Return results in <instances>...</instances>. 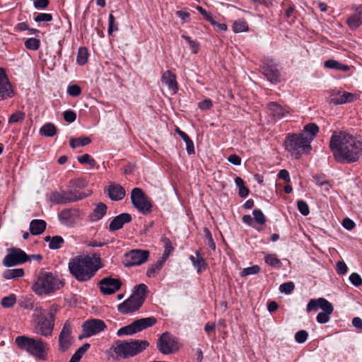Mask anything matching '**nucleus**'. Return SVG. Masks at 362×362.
<instances>
[{
	"instance_id": "nucleus-9",
	"label": "nucleus",
	"mask_w": 362,
	"mask_h": 362,
	"mask_svg": "<svg viewBox=\"0 0 362 362\" xmlns=\"http://www.w3.org/2000/svg\"><path fill=\"white\" fill-rule=\"evenodd\" d=\"M157 320L154 317L141 318L134 321L130 325L123 327L117 330V334L119 337L124 335H133L148 327H152Z\"/></svg>"
},
{
	"instance_id": "nucleus-58",
	"label": "nucleus",
	"mask_w": 362,
	"mask_h": 362,
	"mask_svg": "<svg viewBox=\"0 0 362 362\" xmlns=\"http://www.w3.org/2000/svg\"><path fill=\"white\" fill-rule=\"evenodd\" d=\"M49 4V0H34L33 6L37 9H45Z\"/></svg>"
},
{
	"instance_id": "nucleus-33",
	"label": "nucleus",
	"mask_w": 362,
	"mask_h": 362,
	"mask_svg": "<svg viewBox=\"0 0 362 362\" xmlns=\"http://www.w3.org/2000/svg\"><path fill=\"white\" fill-rule=\"evenodd\" d=\"M325 66L328 69L341 70L343 71H346L349 69V66L342 64L334 59H329L326 61L325 62Z\"/></svg>"
},
{
	"instance_id": "nucleus-29",
	"label": "nucleus",
	"mask_w": 362,
	"mask_h": 362,
	"mask_svg": "<svg viewBox=\"0 0 362 362\" xmlns=\"http://www.w3.org/2000/svg\"><path fill=\"white\" fill-rule=\"evenodd\" d=\"M45 241L49 243V247L51 250H58L61 248L64 243V238L59 235L53 237L46 236L45 237Z\"/></svg>"
},
{
	"instance_id": "nucleus-52",
	"label": "nucleus",
	"mask_w": 362,
	"mask_h": 362,
	"mask_svg": "<svg viewBox=\"0 0 362 362\" xmlns=\"http://www.w3.org/2000/svg\"><path fill=\"white\" fill-rule=\"evenodd\" d=\"M78 161L81 164H89L91 167L95 165V160L88 154H83L78 158Z\"/></svg>"
},
{
	"instance_id": "nucleus-11",
	"label": "nucleus",
	"mask_w": 362,
	"mask_h": 362,
	"mask_svg": "<svg viewBox=\"0 0 362 362\" xmlns=\"http://www.w3.org/2000/svg\"><path fill=\"white\" fill-rule=\"evenodd\" d=\"M131 201L134 206L143 214H147L151 211V201L141 189L136 187L132 190Z\"/></svg>"
},
{
	"instance_id": "nucleus-17",
	"label": "nucleus",
	"mask_w": 362,
	"mask_h": 362,
	"mask_svg": "<svg viewBox=\"0 0 362 362\" xmlns=\"http://www.w3.org/2000/svg\"><path fill=\"white\" fill-rule=\"evenodd\" d=\"M82 327L84 337H90L103 331L106 327V325L101 320L92 319L84 322Z\"/></svg>"
},
{
	"instance_id": "nucleus-30",
	"label": "nucleus",
	"mask_w": 362,
	"mask_h": 362,
	"mask_svg": "<svg viewBox=\"0 0 362 362\" xmlns=\"http://www.w3.org/2000/svg\"><path fill=\"white\" fill-rule=\"evenodd\" d=\"M107 212V206L103 203H99L98 204L94 210L93 214L90 216V218L92 221H97L100 220L106 214Z\"/></svg>"
},
{
	"instance_id": "nucleus-34",
	"label": "nucleus",
	"mask_w": 362,
	"mask_h": 362,
	"mask_svg": "<svg viewBox=\"0 0 362 362\" xmlns=\"http://www.w3.org/2000/svg\"><path fill=\"white\" fill-rule=\"evenodd\" d=\"M24 275V271L23 269H7L3 274V276L6 279H11L18 277H21Z\"/></svg>"
},
{
	"instance_id": "nucleus-37",
	"label": "nucleus",
	"mask_w": 362,
	"mask_h": 362,
	"mask_svg": "<svg viewBox=\"0 0 362 362\" xmlns=\"http://www.w3.org/2000/svg\"><path fill=\"white\" fill-rule=\"evenodd\" d=\"M147 289L148 288L144 284H140L134 287L132 295H135L139 298H142V303H144Z\"/></svg>"
},
{
	"instance_id": "nucleus-51",
	"label": "nucleus",
	"mask_w": 362,
	"mask_h": 362,
	"mask_svg": "<svg viewBox=\"0 0 362 362\" xmlns=\"http://www.w3.org/2000/svg\"><path fill=\"white\" fill-rule=\"evenodd\" d=\"M294 284L291 281L284 283L279 286V291L281 293L286 294L291 293L294 289Z\"/></svg>"
},
{
	"instance_id": "nucleus-62",
	"label": "nucleus",
	"mask_w": 362,
	"mask_h": 362,
	"mask_svg": "<svg viewBox=\"0 0 362 362\" xmlns=\"http://www.w3.org/2000/svg\"><path fill=\"white\" fill-rule=\"evenodd\" d=\"M342 226L344 228L351 230L354 228L356 224L351 219L346 218L342 221Z\"/></svg>"
},
{
	"instance_id": "nucleus-21",
	"label": "nucleus",
	"mask_w": 362,
	"mask_h": 362,
	"mask_svg": "<svg viewBox=\"0 0 362 362\" xmlns=\"http://www.w3.org/2000/svg\"><path fill=\"white\" fill-rule=\"evenodd\" d=\"M71 327L69 322H66L59 337V349L62 351L67 350L71 345Z\"/></svg>"
},
{
	"instance_id": "nucleus-32",
	"label": "nucleus",
	"mask_w": 362,
	"mask_h": 362,
	"mask_svg": "<svg viewBox=\"0 0 362 362\" xmlns=\"http://www.w3.org/2000/svg\"><path fill=\"white\" fill-rule=\"evenodd\" d=\"M57 133V128L52 123H46L40 129V134L47 137H52Z\"/></svg>"
},
{
	"instance_id": "nucleus-14",
	"label": "nucleus",
	"mask_w": 362,
	"mask_h": 362,
	"mask_svg": "<svg viewBox=\"0 0 362 362\" xmlns=\"http://www.w3.org/2000/svg\"><path fill=\"white\" fill-rule=\"evenodd\" d=\"M142 305V298L131 295L129 298L117 306V310L121 314L127 315L138 310Z\"/></svg>"
},
{
	"instance_id": "nucleus-13",
	"label": "nucleus",
	"mask_w": 362,
	"mask_h": 362,
	"mask_svg": "<svg viewBox=\"0 0 362 362\" xmlns=\"http://www.w3.org/2000/svg\"><path fill=\"white\" fill-rule=\"evenodd\" d=\"M58 216L61 223L66 226H73L82 218V213L78 209H66L62 210Z\"/></svg>"
},
{
	"instance_id": "nucleus-20",
	"label": "nucleus",
	"mask_w": 362,
	"mask_h": 362,
	"mask_svg": "<svg viewBox=\"0 0 362 362\" xmlns=\"http://www.w3.org/2000/svg\"><path fill=\"white\" fill-rule=\"evenodd\" d=\"M356 98V95L351 93L335 89L330 91V101L334 105H341L346 103H351Z\"/></svg>"
},
{
	"instance_id": "nucleus-4",
	"label": "nucleus",
	"mask_w": 362,
	"mask_h": 362,
	"mask_svg": "<svg viewBox=\"0 0 362 362\" xmlns=\"http://www.w3.org/2000/svg\"><path fill=\"white\" fill-rule=\"evenodd\" d=\"M149 346L146 340H117L110 347V355L113 358L126 359L134 357L146 350Z\"/></svg>"
},
{
	"instance_id": "nucleus-5",
	"label": "nucleus",
	"mask_w": 362,
	"mask_h": 362,
	"mask_svg": "<svg viewBox=\"0 0 362 362\" xmlns=\"http://www.w3.org/2000/svg\"><path fill=\"white\" fill-rule=\"evenodd\" d=\"M57 311V307L52 305L46 316L45 310L40 306H36L33 314L34 332L44 337L51 336L54 327Z\"/></svg>"
},
{
	"instance_id": "nucleus-45",
	"label": "nucleus",
	"mask_w": 362,
	"mask_h": 362,
	"mask_svg": "<svg viewBox=\"0 0 362 362\" xmlns=\"http://www.w3.org/2000/svg\"><path fill=\"white\" fill-rule=\"evenodd\" d=\"M25 115L22 111H17L12 114L9 119H8V123L9 124H15L18 122H21L23 121L25 119Z\"/></svg>"
},
{
	"instance_id": "nucleus-23",
	"label": "nucleus",
	"mask_w": 362,
	"mask_h": 362,
	"mask_svg": "<svg viewBox=\"0 0 362 362\" xmlns=\"http://www.w3.org/2000/svg\"><path fill=\"white\" fill-rule=\"evenodd\" d=\"M189 259L198 274H200L208 267V264L200 250H197L195 252V256L191 255Z\"/></svg>"
},
{
	"instance_id": "nucleus-47",
	"label": "nucleus",
	"mask_w": 362,
	"mask_h": 362,
	"mask_svg": "<svg viewBox=\"0 0 362 362\" xmlns=\"http://www.w3.org/2000/svg\"><path fill=\"white\" fill-rule=\"evenodd\" d=\"M254 216V220L256 223L260 225H263L266 222V218L263 212L260 209H254L252 211Z\"/></svg>"
},
{
	"instance_id": "nucleus-27",
	"label": "nucleus",
	"mask_w": 362,
	"mask_h": 362,
	"mask_svg": "<svg viewBox=\"0 0 362 362\" xmlns=\"http://www.w3.org/2000/svg\"><path fill=\"white\" fill-rule=\"evenodd\" d=\"M268 107L272 116L276 119H281L289 114L288 110L276 103H270Z\"/></svg>"
},
{
	"instance_id": "nucleus-10",
	"label": "nucleus",
	"mask_w": 362,
	"mask_h": 362,
	"mask_svg": "<svg viewBox=\"0 0 362 362\" xmlns=\"http://www.w3.org/2000/svg\"><path fill=\"white\" fill-rule=\"evenodd\" d=\"M158 351L164 354L169 355L179 350L177 339L168 332L163 333L157 341Z\"/></svg>"
},
{
	"instance_id": "nucleus-53",
	"label": "nucleus",
	"mask_w": 362,
	"mask_h": 362,
	"mask_svg": "<svg viewBox=\"0 0 362 362\" xmlns=\"http://www.w3.org/2000/svg\"><path fill=\"white\" fill-rule=\"evenodd\" d=\"M115 19L112 13H110L108 17V34L112 35L113 31L118 30L117 24L115 23Z\"/></svg>"
},
{
	"instance_id": "nucleus-59",
	"label": "nucleus",
	"mask_w": 362,
	"mask_h": 362,
	"mask_svg": "<svg viewBox=\"0 0 362 362\" xmlns=\"http://www.w3.org/2000/svg\"><path fill=\"white\" fill-rule=\"evenodd\" d=\"M349 280L355 286H359L362 284V279L357 273H352L349 276Z\"/></svg>"
},
{
	"instance_id": "nucleus-22",
	"label": "nucleus",
	"mask_w": 362,
	"mask_h": 362,
	"mask_svg": "<svg viewBox=\"0 0 362 362\" xmlns=\"http://www.w3.org/2000/svg\"><path fill=\"white\" fill-rule=\"evenodd\" d=\"M132 216L129 214L123 213L115 216L109 225L110 231H115L121 229L125 223H129Z\"/></svg>"
},
{
	"instance_id": "nucleus-6",
	"label": "nucleus",
	"mask_w": 362,
	"mask_h": 362,
	"mask_svg": "<svg viewBox=\"0 0 362 362\" xmlns=\"http://www.w3.org/2000/svg\"><path fill=\"white\" fill-rule=\"evenodd\" d=\"M18 347L28 352L37 359L45 361L47 358V344L41 339H35L24 335L18 336L15 339Z\"/></svg>"
},
{
	"instance_id": "nucleus-7",
	"label": "nucleus",
	"mask_w": 362,
	"mask_h": 362,
	"mask_svg": "<svg viewBox=\"0 0 362 362\" xmlns=\"http://www.w3.org/2000/svg\"><path fill=\"white\" fill-rule=\"evenodd\" d=\"M64 286L63 281L50 272H41L33 286V290L39 296L54 292Z\"/></svg>"
},
{
	"instance_id": "nucleus-44",
	"label": "nucleus",
	"mask_w": 362,
	"mask_h": 362,
	"mask_svg": "<svg viewBox=\"0 0 362 362\" xmlns=\"http://www.w3.org/2000/svg\"><path fill=\"white\" fill-rule=\"evenodd\" d=\"M16 303V297L14 294L5 296L1 299V305L5 308L13 307Z\"/></svg>"
},
{
	"instance_id": "nucleus-15",
	"label": "nucleus",
	"mask_w": 362,
	"mask_h": 362,
	"mask_svg": "<svg viewBox=\"0 0 362 362\" xmlns=\"http://www.w3.org/2000/svg\"><path fill=\"white\" fill-rule=\"evenodd\" d=\"M148 256L147 250H133L125 255V265L132 267L141 264L148 260Z\"/></svg>"
},
{
	"instance_id": "nucleus-18",
	"label": "nucleus",
	"mask_w": 362,
	"mask_h": 362,
	"mask_svg": "<svg viewBox=\"0 0 362 362\" xmlns=\"http://www.w3.org/2000/svg\"><path fill=\"white\" fill-rule=\"evenodd\" d=\"M122 286L118 279L105 277L100 281V289L104 295H110L118 291Z\"/></svg>"
},
{
	"instance_id": "nucleus-49",
	"label": "nucleus",
	"mask_w": 362,
	"mask_h": 362,
	"mask_svg": "<svg viewBox=\"0 0 362 362\" xmlns=\"http://www.w3.org/2000/svg\"><path fill=\"white\" fill-rule=\"evenodd\" d=\"M36 23L50 22L52 21V16L50 13H40L34 18Z\"/></svg>"
},
{
	"instance_id": "nucleus-61",
	"label": "nucleus",
	"mask_w": 362,
	"mask_h": 362,
	"mask_svg": "<svg viewBox=\"0 0 362 362\" xmlns=\"http://www.w3.org/2000/svg\"><path fill=\"white\" fill-rule=\"evenodd\" d=\"M89 348H90V344H85L75 352L74 355L81 360L83 355L88 351V349Z\"/></svg>"
},
{
	"instance_id": "nucleus-3",
	"label": "nucleus",
	"mask_w": 362,
	"mask_h": 362,
	"mask_svg": "<svg viewBox=\"0 0 362 362\" xmlns=\"http://www.w3.org/2000/svg\"><path fill=\"white\" fill-rule=\"evenodd\" d=\"M71 274L78 281H87L92 279L102 267L99 255H77L71 259L68 264Z\"/></svg>"
},
{
	"instance_id": "nucleus-24",
	"label": "nucleus",
	"mask_w": 362,
	"mask_h": 362,
	"mask_svg": "<svg viewBox=\"0 0 362 362\" xmlns=\"http://www.w3.org/2000/svg\"><path fill=\"white\" fill-rule=\"evenodd\" d=\"M107 192L109 197L115 201L122 199L125 195L124 189L119 185H110L107 188Z\"/></svg>"
},
{
	"instance_id": "nucleus-1",
	"label": "nucleus",
	"mask_w": 362,
	"mask_h": 362,
	"mask_svg": "<svg viewBox=\"0 0 362 362\" xmlns=\"http://www.w3.org/2000/svg\"><path fill=\"white\" fill-rule=\"evenodd\" d=\"M329 148L338 163H354L362 155V139L346 131L334 132L330 138Z\"/></svg>"
},
{
	"instance_id": "nucleus-38",
	"label": "nucleus",
	"mask_w": 362,
	"mask_h": 362,
	"mask_svg": "<svg viewBox=\"0 0 362 362\" xmlns=\"http://www.w3.org/2000/svg\"><path fill=\"white\" fill-rule=\"evenodd\" d=\"M235 183L238 187V194L241 197H246L249 194V189L245 186L244 181L240 177L235 178Z\"/></svg>"
},
{
	"instance_id": "nucleus-35",
	"label": "nucleus",
	"mask_w": 362,
	"mask_h": 362,
	"mask_svg": "<svg viewBox=\"0 0 362 362\" xmlns=\"http://www.w3.org/2000/svg\"><path fill=\"white\" fill-rule=\"evenodd\" d=\"M49 200L54 204H66L64 191L61 192H54L49 194Z\"/></svg>"
},
{
	"instance_id": "nucleus-50",
	"label": "nucleus",
	"mask_w": 362,
	"mask_h": 362,
	"mask_svg": "<svg viewBox=\"0 0 362 362\" xmlns=\"http://www.w3.org/2000/svg\"><path fill=\"white\" fill-rule=\"evenodd\" d=\"M297 206L298 211L303 215L308 216L310 214V209L308 204L303 200H298L297 202Z\"/></svg>"
},
{
	"instance_id": "nucleus-28",
	"label": "nucleus",
	"mask_w": 362,
	"mask_h": 362,
	"mask_svg": "<svg viewBox=\"0 0 362 362\" xmlns=\"http://www.w3.org/2000/svg\"><path fill=\"white\" fill-rule=\"evenodd\" d=\"M346 23L351 29H356L362 23V6L357 8L356 13L350 16Z\"/></svg>"
},
{
	"instance_id": "nucleus-26",
	"label": "nucleus",
	"mask_w": 362,
	"mask_h": 362,
	"mask_svg": "<svg viewBox=\"0 0 362 362\" xmlns=\"http://www.w3.org/2000/svg\"><path fill=\"white\" fill-rule=\"evenodd\" d=\"M46 222L41 219H34L30 223V230L32 235H38L42 233L46 228Z\"/></svg>"
},
{
	"instance_id": "nucleus-2",
	"label": "nucleus",
	"mask_w": 362,
	"mask_h": 362,
	"mask_svg": "<svg viewBox=\"0 0 362 362\" xmlns=\"http://www.w3.org/2000/svg\"><path fill=\"white\" fill-rule=\"evenodd\" d=\"M318 132V126L309 123L300 133L287 134L284 143L285 150L291 157L300 158L303 153H308L311 151L310 144Z\"/></svg>"
},
{
	"instance_id": "nucleus-41",
	"label": "nucleus",
	"mask_w": 362,
	"mask_h": 362,
	"mask_svg": "<svg viewBox=\"0 0 362 362\" xmlns=\"http://www.w3.org/2000/svg\"><path fill=\"white\" fill-rule=\"evenodd\" d=\"M265 262L272 267H281V262L276 255L266 254L264 255Z\"/></svg>"
},
{
	"instance_id": "nucleus-25",
	"label": "nucleus",
	"mask_w": 362,
	"mask_h": 362,
	"mask_svg": "<svg viewBox=\"0 0 362 362\" xmlns=\"http://www.w3.org/2000/svg\"><path fill=\"white\" fill-rule=\"evenodd\" d=\"M161 81L168 86V88L175 92L177 90L176 76L170 71H166L162 74Z\"/></svg>"
},
{
	"instance_id": "nucleus-57",
	"label": "nucleus",
	"mask_w": 362,
	"mask_h": 362,
	"mask_svg": "<svg viewBox=\"0 0 362 362\" xmlns=\"http://www.w3.org/2000/svg\"><path fill=\"white\" fill-rule=\"evenodd\" d=\"M64 119L66 122L72 123L76 119V114L72 110H66L64 112Z\"/></svg>"
},
{
	"instance_id": "nucleus-48",
	"label": "nucleus",
	"mask_w": 362,
	"mask_h": 362,
	"mask_svg": "<svg viewBox=\"0 0 362 362\" xmlns=\"http://www.w3.org/2000/svg\"><path fill=\"white\" fill-rule=\"evenodd\" d=\"M259 271L260 268L258 265H253L252 267L243 269L240 274L242 276H246L251 274H257L259 272Z\"/></svg>"
},
{
	"instance_id": "nucleus-54",
	"label": "nucleus",
	"mask_w": 362,
	"mask_h": 362,
	"mask_svg": "<svg viewBox=\"0 0 362 362\" xmlns=\"http://www.w3.org/2000/svg\"><path fill=\"white\" fill-rule=\"evenodd\" d=\"M182 37L188 42L192 52L193 54H197L199 51V45L189 36L182 35Z\"/></svg>"
},
{
	"instance_id": "nucleus-8",
	"label": "nucleus",
	"mask_w": 362,
	"mask_h": 362,
	"mask_svg": "<svg viewBox=\"0 0 362 362\" xmlns=\"http://www.w3.org/2000/svg\"><path fill=\"white\" fill-rule=\"evenodd\" d=\"M318 308L322 309V312L319 313L317 316V322L325 324L329 322L330 315L334 310L332 303L323 298H320L318 299H311L307 305L308 312L317 310Z\"/></svg>"
},
{
	"instance_id": "nucleus-40",
	"label": "nucleus",
	"mask_w": 362,
	"mask_h": 362,
	"mask_svg": "<svg viewBox=\"0 0 362 362\" xmlns=\"http://www.w3.org/2000/svg\"><path fill=\"white\" fill-rule=\"evenodd\" d=\"M88 58V49L86 47H80L78 51L76 62L77 63L82 66L84 65Z\"/></svg>"
},
{
	"instance_id": "nucleus-39",
	"label": "nucleus",
	"mask_w": 362,
	"mask_h": 362,
	"mask_svg": "<svg viewBox=\"0 0 362 362\" xmlns=\"http://www.w3.org/2000/svg\"><path fill=\"white\" fill-rule=\"evenodd\" d=\"M64 197H65L66 203L73 202H76V201L82 199L83 198H84L87 196V194H81V193H79L78 194H77L76 192H74L72 191H68V192L64 191Z\"/></svg>"
},
{
	"instance_id": "nucleus-12",
	"label": "nucleus",
	"mask_w": 362,
	"mask_h": 362,
	"mask_svg": "<svg viewBox=\"0 0 362 362\" xmlns=\"http://www.w3.org/2000/svg\"><path fill=\"white\" fill-rule=\"evenodd\" d=\"M28 260L26 253L18 248H13L5 256L3 262L6 267H10L17 264L25 263Z\"/></svg>"
},
{
	"instance_id": "nucleus-64",
	"label": "nucleus",
	"mask_w": 362,
	"mask_h": 362,
	"mask_svg": "<svg viewBox=\"0 0 362 362\" xmlns=\"http://www.w3.org/2000/svg\"><path fill=\"white\" fill-rule=\"evenodd\" d=\"M185 142L186 144V148L188 154H194L195 153V151L193 141L190 139V138H189L188 139L185 141Z\"/></svg>"
},
{
	"instance_id": "nucleus-46",
	"label": "nucleus",
	"mask_w": 362,
	"mask_h": 362,
	"mask_svg": "<svg viewBox=\"0 0 362 362\" xmlns=\"http://www.w3.org/2000/svg\"><path fill=\"white\" fill-rule=\"evenodd\" d=\"M40 45V41L34 37L29 38L25 42V47L30 50H37L39 48Z\"/></svg>"
},
{
	"instance_id": "nucleus-63",
	"label": "nucleus",
	"mask_w": 362,
	"mask_h": 362,
	"mask_svg": "<svg viewBox=\"0 0 362 362\" xmlns=\"http://www.w3.org/2000/svg\"><path fill=\"white\" fill-rule=\"evenodd\" d=\"M347 266L344 262H339L337 264V272L338 274H344L347 272Z\"/></svg>"
},
{
	"instance_id": "nucleus-16",
	"label": "nucleus",
	"mask_w": 362,
	"mask_h": 362,
	"mask_svg": "<svg viewBox=\"0 0 362 362\" xmlns=\"http://www.w3.org/2000/svg\"><path fill=\"white\" fill-rule=\"evenodd\" d=\"M262 74L272 83H276L280 81V74L273 59H267L263 62L261 67Z\"/></svg>"
},
{
	"instance_id": "nucleus-36",
	"label": "nucleus",
	"mask_w": 362,
	"mask_h": 362,
	"mask_svg": "<svg viewBox=\"0 0 362 362\" xmlns=\"http://www.w3.org/2000/svg\"><path fill=\"white\" fill-rule=\"evenodd\" d=\"M91 140L89 137H80L77 139H70V146L73 148H76L79 146H84L90 143Z\"/></svg>"
},
{
	"instance_id": "nucleus-56",
	"label": "nucleus",
	"mask_w": 362,
	"mask_h": 362,
	"mask_svg": "<svg viewBox=\"0 0 362 362\" xmlns=\"http://www.w3.org/2000/svg\"><path fill=\"white\" fill-rule=\"evenodd\" d=\"M67 93L74 97L79 95L81 93V89L78 85H71L68 86Z\"/></svg>"
},
{
	"instance_id": "nucleus-60",
	"label": "nucleus",
	"mask_w": 362,
	"mask_h": 362,
	"mask_svg": "<svg viewBox=\"0 0 362 362\" xmlns=\"http://www.w3.org/2000/svg\"><path fill=\"white\" fill-rule=\"evenodd\" d=\"M213 103L210 99H205L198 103V107L202 110H206L211 108Z\"/></svg>"
},
{
	"instance_id": "nucleus-42",
	"label": "nucleus",
	"mask_w": 362,
	"mask_h": 362,
	"mask_svg": "<svg viewBox=\"0 0 362 362\" xmlns=\"http://www.w3.org/2000/svg\"><path fill=\"white\" fill-rule=\"evenodd\" d=\"M162 241L164 244L165 250L161 258L166 261L171 252L173 250V247L169 238H162Z\"/></svg>"
},
{
	"instance_id": "nucleus-31",
	"label": "nucleus",
	"mask_w": 362,
	"mask_h": 362,
	"mask_svg": "<svg viewBox=\"0 0 362 362\" xmlns=\"http://www.w3.org/2000/svg\"><path fill=\"white\" fill-rule=\"evenodd\" d=\"M165 260L160 258L156 263L151 264L146 271V276L149 278L154 277L162 269Z\"/></svg>"
},
{
	"instance_id": "nucleus-19",
	"label": "nucleus",
	"mask_w": 362,
	"mask_h": 362,
	"mask_svg": "<svg viewBox=\"0 0 362 362\" xmlns=\"http://www.w3.org/2000/svg\"><path fill=\"white\" fill-rule=\"evenodd\" d=\"M14 95L11 84L7 77L5 70L0 68V100L12 98Z\"/></svg>"
},
{
	"instance_id": "nucleus-55",
	"label": "nucleus",
	"mask_w": 362,
	"mask_h": 362,
	"mask_svg": "<svg viewBox=\"0 0 362 362\" xmlns=\"http://www.w3.org/2000/svg\"><path fill=\"white\" fill-rule=\"evenodd\" d=\"M308 336V332L305 330H300L296 333L295 339L298 343L302 344L307 340Z\"/></svg>"
},
{
	"instance_id": "nucleus-43",
	"label": "nucleus",
	"mask_w": 362,
	"mask_h": 362,
	"mask_svg": "<svg viewBox=\"0 0 362 362\" xmlns=\"http://www.w3.org/2000/svg\"><path fill=\"white\" fill-rule=\"evenodd\" d=\"M247 23L244 20H238L233 23V30L236 33L247 31Z\"/></svg>"
}]
</instances>
